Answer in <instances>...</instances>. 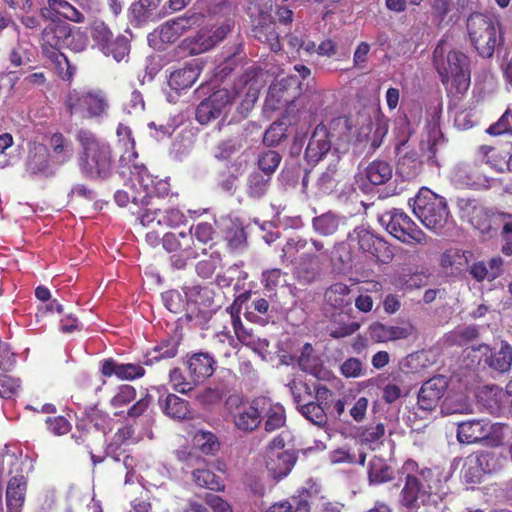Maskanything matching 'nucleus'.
Returning a JSON list of instances; mask_svg holds the SVG:
<instances>
[{
	"label": "nucleus",
	"instance_id": "338daca9",
	"mask_svg": "<svg viewBox=\"0 0 512 512\" xmlns=\"http://www.w3.org/2000/svg\"><path fill=\"white\" fill-rule=\"evenodd\" d=\"M162 300L165 307L172 313H179L184 307L181 294L176 290L164 292L162 294Z\"/></svg>",
	"mask_w": 512,
	"mask_h": 512
},
{
	"label": "nucleus",
	"instance_id": "72a5a7b5",
	"mask_svg": "<svg viewBox=\"0 0 512 512\" xmlns=\"http://www.w3.org/2000/svg\"><path fill=\"white\" fill-rule=\"evenodd\" d=\"M263 415L266 417L265 430L267 432L281 428L286 422L284 407L279 403H273L268 398H265V403L261 407V416Z\"/></svg>",
	"mask_w": 512,
	"mask_h": 512
},
{
	"label": "nucleus",
	"instance_id": "052dcab7",
	"mask_svg": "<svg viewBox=\"0 0 512 512\" xmlns=\"http://www.w3.org/2000/svg\"><path fill=\"white\" fill-rule=\"evenodd\" d=\"M178 351V342L174 339L163 341L160 345L154 348L152 360L169 359L176 356Z\"/></svg>",
	"mask_w": 512,
	"mask_h": 512
},
{
	"label": "nucleus",
	"instance_id": "a878e982",
	"mask_svg": "<svg viewBox=\"0 0 512 512\" xmlns=\"http://www.w3.org/2000/svg\"><path fill=\"white\" fill-rule=\"evenodd\" d=\"M116 134L119 143H121L124 147V152L120 156L118 173L122 178H125L127 175L126 165L136 161L137 159L135 141L132 137L131 129L122 123L118 125Z\"/></svg>",
	"mask_w": 512,
	"mask_h": 512
},
{
	"label": "nucleus",
	"instance_id": "ea45409f",
	"mask_svg": "<svg viewBox=\"0 0 512 512\" xmlns=\"http://www.w3.org/2000/svg\"><path fill=\"white\" fill-rule=\"evenodd\" d=\"M486 364L501 373L507 372L512 364V347L507 343H501L498 351L491 352L485 359Z\"/></svg>",
	"mask_w": 512,
	"mask_h": 512
},
{
	"label": "nucleus",
	"instance_id": "bf43d9fd",
	"mask_svg": "<svg viewBox=\"0 0 512 512\" xmlns=\"http://www.w3.org/2000/svg\"><path fill=\"white\" fill-rule=\"evenodd\" d=\"M385 434V426L382 423H379L375 426H370L364 428L359 433V439L362 443L375 445L380 442Z\"/></svg>",
	"mask_w": 512,
	"mask_h": 512
},
{
	"label": "nucleus",
	"instance_id": "58836bf2",
	"mask_svg": "<svg viewBox=\"0 0 512 512\" xmlns=\"http://www.w3.org/2000/svg\"><path fill=\"white\" fill-rule=\"evenodd\" d=\"M392 166L383 160L372 161L365 169V176L373 185H382L392 178Z\"/></svg>",
	"mask_w": 512,
	"mask_h": 512
},
{
	"label": "nucleus",
	"instance_id": "69168bd1",
	"mask_svg": "<svg viewBox=\"0 0 512 512\" xmlns=\"http://www.w3.org/2000/svg\"><path fill=\"white\" fill-rule=\"evenodd\" d=\"M441 262L445 268L455 267L459 270L467 263V257L464 252L459 250H449L442 255Z\"/></svg>",
	"mask_w": 512,
	"mask_h": 512
},
{
	"label": "nucleus",
	"instance_id": "3c124183",
	"mask_svg": "<svg viewBox=\"0 0 512 512\" xmlns=\"http://www.w3.org/2000/svg\"><path fill=\"white\" fill-rule=\"evenodd\" d=\"M487 133L493 136L512 135V103L508 105L499 120L487 129Z\"/></svg>",
	"mask_w": 512,
	"mask_h": 512
},
{
	"label": "nucleus",
	"instance_id": "9b49d317",
	"mask_svg": "<svg viewBox=\"0 0 512 512\" xmlns=\"http://www.w3.org/2000/svg\"><path fill=\"white\" fill-rule=\"evenodd\" d=\"M272 8V0H254L248 10L256 23L253 29L254 36L262 42H268L271 48L275 49L277 35L274 30Z\"/></svg>",
	"mask_w": 512,
	"mask_h": 512
},
{
	"label": "nucleus",
	"instance_id": "393cba45",
	"mask_svg": "<svg viewBox=\"0 0 512 512\" xmlns=\"http://www.w3.org/2000/svg\"><path fill=\"white\" fill-rule=\"evenodd\" d=\"M163 247L168 252L181 251L183 257L187 259H193L199 255L191 235L184 232L165 234L163 237Z\"/></svg>",
	"mask_w": 512,
	"mask_h": 512
},
{
	"label": "nucleus",
	"instance_id": "4c0bfd02",
	"mask_svg": "<svg viewBox=\"0 0 512 512\" xmlns=\"http://www.w3.org/2000/svg\"><path fill=\"white\" fill-rule=\"evenodd\" d=\"M460 207L462 217L467 218L475 228H484L488 215L482 205H480L476 200L468 199L461 200Z\"/></svg>",
	"mask_w": 512,
	"mask_h": 512
},
{
	"label": "nucleus",
	"instance_id": "de8ad7c7",
	"mask_svg": "<svg viewBox=\"0 0 512 512\" xmlns=\"http://www.w3.org/2000/svg\"><path fill=\"white\" fill-rule=\"evenodd\" d=\"M194 445L205 454H213L219 449L216 436L207 431H198L194 436Z\"/></svg>",
	"mask_w": 512,
	"mask_h": 512
},
{
	"label": "nucleus",
	"instance_id": "37998d69",
	"mask_svg": "<svg viewBox=\"0 0 512 512\" xmlns=\"http://www.w3.org/2000/svg\"><path fill=\"white\" fill-rule=\"evenodd\" d=\"M369 480L371 483L381 484L392 479V471L381 458H373L369 463Z\"/></svg>",
	"mask_w": 512,
	"mask_h": 512
},
{
	"label": "nucleus",
	"instance_id": "49530a36",
	"mask_svg": "<svg viewBox=\"0 0 512 512\" xmlns=\"http://www.w3.org/2000/svg\"><path fill=\"white\" fill-rule=\"evenodd\" d=\"M213 347L223 356L229 357L237 342L228 330H222L215 334L212 339Z\"/></svg>",
	"mask_w": 512,
	"mask_h": 512
},
{
	"label": "nucleus",
	"instance_id": "f8f14e48",
	"mask_svg": "<svg viewBox=\"0 0 512 512\" xmlns=\"http://www.w3.org/2000/svg\"><path fill=\"white\" fill-rule=\"evenodd\" d=\"M236 402V398L228 400L230 415L233 418L234 425L237 429L244 432L253 431L262 421L261 407L265 403V397L256 398L251 403L240 402L236 404Z\"/></svg>",
	"mask_w": 512,
	"mask_h": 512
},
{
	"label": "nucleus",
	"instance_id": "c756f323",
	"mask_svg": "<svg viewBox=\"0 0 512 512\" xmlns=\"http://www.w3.org/2000/svg\"><path fill=\"white\" fill-rule=\"evenodd\" d=\"M297 277L304 283L313 282L321 269L319 257L310 252H303L296 263Z\"/></svg>",
	"mask_w": 512,
	"mask_h": 512
},
{
	"label": "nucleus",
	"instance_id": "f3484780",
	"mask_svg": "<svg viewBox=\"0 0 512 512\" xmlns=\"http://www.w3.org/2000/svg\"><path fill=\"white\" fill-rule=\"evenodd\" d=\"M68 36L69 26L62 23H51L42 33L43 50L60 66L67 63V57L60 50L66 47Z\"/></svg>",
	"mask_w": 512,
	"mask_h": 512
},
{
	"label": "nucleus",
	"instance_id": "423d86ee",
	"mask_svg": "<svg viewBox=\"0 0 512 512\" xmlns=\"http://www.w3.org/2000/svg\"><path fill=\"white\" fill-rule=\"evenodd\" d=\"M71 116L82 119H95L107 116L109 101L104 91L100 89H72L64 101Z\"/></svg>",
	"mask_w": 512,
	"mask_h": 512
},
{
	"label": "nucleus",
	"instance_id": "09e8293b",
	"mask_svg": "<svg viewBox=\"0 0 512 512\" xmlns=\"http://www.w3.org/2000/svg\"><path fill=\"white\" fill-rule=\"evenodd\" d=\"M21 388V381L9 375L0 374V398L5 400L14 399L18 396Z\"/></svg>",
	"mask_w": 512,
	"mask_h": 512
},
{
	"label": "nucleus",
	"instance_id": "774afa93",
	"mask_svg": "<svg viewBox=\"0 0 512 512\" xmlns=\"http://www.w3.org/2000/svg\"><path fill=\"white\" fill-rule=\"evenodd\" d=\"M340 370L346 378H358L363 374V364L358 358L351 357L342 363Z\"/></svg>",
	"mask_w": 512,
	"mask_h": 512
},
{
	"label": "nucleus",
	"instance_id": "c03bdc74",
	"mask_svg": "<svg viewBox=\"0 0 512 512\" xmlns=\"http://www.w3.org/2000/svg\"><path fill=\"white\" fill-rule=\"evenodd\" d=\"M216 45L214 39L211 36V29L200 30L193 38H191L187 44L190 53L201 54Z\"/></svg>",
	"mask_w": 512,
	"mask_h": 512
},
{
	"label": "nucleus",
	"instance_id": "8fccbe9b",
	"mask_svg": "<svg viewBox=\"0 0 512 512\" xmlns=\"http://www.w3.org/2000/svg\"><path fill=\"white\" fill-rule=\"evenodd\" d=\"M92 38L102 46L103 49H107L108 52H112L111 43L113 34L102 21H95L91 27Z\"/></svg>",
	"mask_w": 512,
	"mask_h": 512
},
{
	"label": "nucleus",
	"instance_id": "79ce46f5",
	"mask_svg": "<svg viewBox=\"0 0 512 512\" xmlns=\"http://www.w3.org/2000/svg\"><path fill=\"white\" fill-rule=\"evenodd\" d=\"M242 147L243 136L238 133L218 143L215 150V157L219 160H227L232 155L240 151Z\"/></svg>",
	"mask_w": 512,
	"mask_h": 512
},
{
	"label": "nucleus",
	"instance_id": "7ed1b4c3",
	"mask_svg": "<svg viewBox=\"0 0 512 512\" xmlns=\"http://www.w3.org/2000/svg\"><path fill=\"white\" fill-rule=\"evenodd\" d=\"M76 139L82 147L79 159L81 172L91 179L107 178L113 168L110 145L85 129L77 132Z\"/></svg>",
	"mask_w": 512,
	"mask_h": 512
},
{
	"label": "nucleus",
	"instance_id": "39448f33",
	"mask_svg": "<svg viewBox=\"0 0 512 512\" xmlns=\"http://www.w3.org/2000/svg\"><path fill=\"white\" fill-rule=\"evenodd\" d=\"M467 31L471 44L483 58H491L503 40L499 22L481 13L469 16Z\"/></svg>",
	"mask_w": 512,
	"mask_h": 512
},
{
	"label": "nucleus",
	"instance_id": "4468645a",
	"mask_svg": "<svg viewBox=\"0 0 512 512\" xmlns=\"http://www.w3.org/2000/svg\"><path fill=\"white\" fill-rule=\"evenodd\" d=\"M300 95V83L296 76L277 78L269 87L266 105L275 110L292 104Z\"/></svg>",
	"mask_w": 512,
	"mask_h": 512
},
{
	"label": "nucleus",
	"instance_id": "c9c22d12",
	"mask_svg": "<svg viewBox=\"0 0 512 512\" xmlns=\"http://www.w3.org/2000/svg\"><path fill=\"white\" fill-rule=\"evenodd\" d=\"M199 74L200 69L198 65L189 64L186 67L171 73L169 85L174 90L187 89L195 83Z\"/></svg>",
	"mask_w": 512,
	"mask_h": 512
},
{
	"label": "nucleus",
	"instance_id": "6e6d98bb",
	"mask_svg": "<svg viewBox=\"0 0 512 512\" xmlns=\"http://www.w3.org/2000/svg\"><path fill=\"white\" fill-rule=\"evenodd\" d=\"M476 461L470 455L465 458L461 474L466 483H478L483 477L482 469H479V464Z\"/></svg>",
	"mask_w": 512,
	"mask_h": 512
},
{
	"label": "nucleus",
	"instance_id": "f03ea898",
	"mask_svg": "<svg viewBox=\"0 0 512 512\" xmlns=\"http://www.w3.org/2000/svg\"><path fill=\"white\" fill-rule=\"evenodd\" d=\"M127 175L124 179L123 189L117 190L114 199L119 206L128 203L147 205L151 197H164L168 194L170 185L166 179H157L149 173L147 168L136 163L126 165Z\"/></svg>",
	"mask_w": 512,
	"mask_h": 512
},
{
	"label": "nucleus",
	"instance_id": "0eeeda50",
	"mask_svg": "<svg viewBox=\"0 0 512 512\" xmlns=\"http://www.w3.org/2000/svg\"><path fill=\"white\" fill-rule=\"evenodd\" d=\"M413 213L430 230L440 232L449 221V212L444 198L427 188H422L413 202Z\"/></svg>",
	"mask_w": 512,
	"mask_h": 512
},
{
	"label": "nucleus",
	"instance_id": "4be33fe9",
	"mask_svg": "<svg viewBox=\"0 0 512 512\" xmlns=\"http://www.w3.org/2000/svg\"><path fill=\"white\" fill-rule=\"evenodd\" d=\"M49 151L43 144H34L29 151L27 169L32 174L51 176L55 173L57 166L49 159Z\"/></svg>",
	"mask_w": 512,
	"mask_h": 512
},
{
	"label": "nucleus",
	"instance_id": "bb28decb",
	"mask_svg": "<svg viewBox=\"0 0 512 512\" xmlns=\"http://www.w3.org/2000/svg\"><path fill=\"white\" fill-rule=\"evenodd\" d=\"M26 480L23 475L12 477L7 485L6 504L9 512H20L25 500Z\"/></svg>",
	"mask_w": 512,
	"mask_h": 512
},
{
	"label": "nucleus",
	"instance_id": "13d9d810",
	"mask_svg": "<svg viewBox=\"0 0 512 512\" xmlns=\"http://www.w3.org/2000/svg\"><path fill=\"white\" fill-rule=\"evenodd\" d=\"M187 234L191 235L192 239L195 238L199 243L207 244L213 240L215 230L212 224L201 222L192 226Z\"/></svg>",
	"mask_w": 512,
	"mask_h": 512
},
{
	"label": "nucleus",
	"instance_id": "5701e85b",
	"mask_svg": "<svg viewBox=\"0 0 512 512\" xmlns=\"http://www.w3.org/2000/svg\"><path fill=\"white\" fill-rule=\"evenodd\" d=\"M101 373L105 377L116 376L119 380H134L145 374L144 368L137 363H118L112 358L101 361Z\"/></svg>",
	"mask_w": 512,
	"mask_h": 512
},
{
	"label": "nucleus",
	"instance_id": "4d7b16f0",
	"mask_svg": "<svg viewBox=\"0 0 512 512\" xmlns=\"http://www.w3.org/2000/svg\"><path fill=\"white\" fill-rule=\"evenodd\" d=\"M280 162L281 156L278 152L267 150L259 156L258 166L269 176L278 168Z\"/></svg>",
	"mask_w": 512,
	"mask_h": 512
},
{
	"label": "nucleus",
	"instance_id": "680f3d73",
	"mask_svg": "<svg viewBox=\"0 0 512 512\" xmlns=\"http://www.w3.org/2000/svg\"><path fill=\"white\" fill-rule=\"evenodd\" d=\"M469 403L465 396L461 395L455 399L453 396H448L442 405V411L446 414L464 413L468 411Z\"/></svg>",
	"mask_w": 512,
	"mask_h": 512
},
{
	"label": "nucleus",
	"instance_id": "e433bc0d",
	"mask_svg": "<svg viewBox=\"0 0 512 512\" xmlns=\"http://www.w3.org/2000/svg\"><path fill=\"white\" fill-rule=\"evenodd\" d=\"M49 145L53 151V163L56 166L68 162L74 154L72 143L61 133H55L51 136Z\"/></svg>",
	"mask_w": 512,
	"mask_h": 512
},
{
	"label": "nucleus",
	"instance_id": "473e14b6",
	"mask_svg": "<svg viewBox=\"0 0 512 512\" xmlns=\"http://www.w3.org/2000/svg\"><path fill=\"white\" fill-rule=\"evenodd\" d=\"M47 5V8L42 9L43 16H50V14L46 15V12L52 11L75 23H83L85 21L84 13L66 0H48Z\"/></svg>",
	"mask_w": 512,
	"mask_h": 512
},
{
	"label": "nucleus",
	"instance_id": "6ab92c4d",
	"mask_svg": "<svg viewBox=\"0 0 512 512\" xmlns=\"http://www.w3.org/2000/svg\"><path fill=\"white\" fill-rule=\"evenodd\" d=\"M233 101L232 94L227 89L214 92L202 101L196 109V119L201 124H207L218 118Z\"/></svg>",
	"mask_w": 512,
	"mask_h": 512
},
{
	"label": "nucleus",
	"instance_id": "7c9ffc66",
	"mask_svg": "<svg viewBox=\"0 0 512 512\" xmlns=\"http://www.w3.org/2000/svg\"><path fill=\"white\" fill-rule=\"evenodd\" d=\"M351 289L348 285L338 282L329 286L324 293L325 303L334 309L351 307Z\"/></svg>",
	"mask_w": 512,
	"mask_h": 512
},
{
	"label": "nucleus",
	"instance_id": "b1692460",
	"mask_svg": "<svg viewBox=\"0 0 512 512\" xmlns=\"http://www.w3.org/2000/svg\"><path fill=\"white\" fill-rule=\"evenodd\" d=\"M214 366V358L204 352L195 353L187 360L189 376L196 385L213 375Z\"/></svg>",
	"mask_w": 512,
	"mask_h": 512
},
{
	"label": "nucleus",
	"instance_id": "20e7f679",
	"mask_svg": "<svg viewBox=\"0 0 512 512\" xmlns=\"http://www.w3.org/2000/svg\"><path fill=\"white\" fill-rule=\"evenodd\" d=\"M435 67L447 90L454 95H463L470 86L468 57L458 50L446 51L439 43L433 53Z\"/></svg>",
	"mask_w": 512,
	"mask_h": 512
},
{
	"label": "nucleus",
	"instance_id": "2eb2a0df",
	"mask_svg": "<svg viewBox=\"0 0 512 512\" xmlns=\"http://www.w3.org/2000/svg\"><path fill=\"white\" fill-rule=\"evenodd\" d=\"M229 310L237 341L251 349L263 360L267 359V357L271 354L269 350V340L267 338L259 337L258 335L254 334L251 329H247L243 326L239 317V308H237L235 304L230 306Z\"/></svg>",
	"mask_w": 512,
	"mask_h": 512
},
{
	"label": "nucleus",
	"instance_id": "1a4fd4ad",
	"mask_svg": "<svg viewBox=\"0 0 512 512\" xmlns=\"http://www.w3.org/2000/svg\"><path fill=\"white\" fill-rule=\"evenodd\" d=\"M287 434L282 432L275 436L266 446L264 461L269 475L274 479L286 477L296 463L293 452L285 450Z\"/></svg>",
	"mask_w": 512,
	"mask_h": 512
},
{
	"label": "nucleus",
	"instance_id": "c85d7f7f",
	"mask_svg": "<svg viewBox=\"0 0 512 512\" xmlns=\"http://www.w3.org/2000/svg\"><path fill=\"white\" fill-rule=\"evenodd\" d=\"M412 333L410 326H390L375 323L370 327V336L377 342H387L408 338Z\"/></svg>",
	"mask_w": 512,
	"mask_h": 512
},
{
	"label": "nucleus",
	"instance_id": "0e129e2a",
	"mask_svg": "<svg viewBox=\"0 0 512 512\" xmlns=\"http://www.w3.org/2000/svg\"><path fill=\"white\" fill-rule=\"evenodd\" d=\"M136 397V390L131 385L120 386L117 394L111 399V405L115 408L125 406Z\"/></svg>",
	"mask_w": 512,
	"mask_h": 512
},
{
	"label": "nucleus",
	"instance_id": "aec40b11",
	"mask_svg": "<svg viewBox=\"0 0 512 512\" xmlns=\"http://www.w3.org/2000/svg\"><path fill=\"white\" fill-rule=\"evenodd\" d=\"M448 388V380L443 375H437L426 382L418 393V405L424 411H433L439 404Z\"/></svg>",
	"mask_w": 512,
	"mask_h": 512
},
{
	"label": "nucleus",
	"instance_id": "864d4df0",
	"mask_svg": "<svg viewBox=\"0 0 512 512\" xmlns=\"http://www.w3.org/2000/svg\"><path fill=\"white\" fill-rule=\"evenodd\" d=\"M169 378L173 389L182 394L192 391L196 386L192 378H186L178 368L170 371Z\"/></svg>",
	"mask_w": 512,
	"mask_h": 512
},
{
	"label": "nucleus",
	"instance_id": "f257e3e1",
	"mask_svg": "<svg viewBox=\"0 0 512 512\" xmlns=\"http://www.w3.org/2000/svg\"><path fill=\"white\" fill-rule=\"evenodd\" d=\"M447 479L441 467L420 468L417 462L408 459L399 470V481L404 482L401 505L414 510L436 502L435 497L443 491Z\"/></svg>",
	"mask_w": 512,
	"mask_h": 512
},
{
	"label": "nucleus",
	"instance_id": "dca6fc26",
	"mask_svg": "<svg viewBox=\"0 0 512 512\" xmlns=\"http://www.w3.org/2000/svg\"><path fill=\"white\" fill-rule=\"evenodd\" d=\"M347 240L351 249H357L362 253L369 254L382 262H386L391 258V255L388 254L385 259H381L380 253L383 250H388L386 242L364 226L354 228L348 234Z\"/></svg>",
	"mask_w": 512,
	"mask_h": 512
},
{
	"label": "nucleus",
	"instance_id": "f704fd0d",
	"mask_svg": "<svg viewBox=\"0 0 512 512\" xmlns=\"http://www.w3.org/2000/svg\"><path fill=\"white\" fill-rule=\"evenodd\" d=\"M340 148L343 147L339 145V147L336 148L334 152L330 153L331 161L326 170L318 178L317 186L320 193L322 194L330 193L337 185V165L340 160L337 150Z\"/></svg>",
	"mask_w": 512,
	"mask_h": 512
},
{
	"label": "nucleus",
	"instance_id": "603ef678",
	"mask_svg": "<svg viewBox=\"0 0 512 512\" xmlns=\"http://www.w3.org/2000/svg\"><path fill=\"white\" fill-rule=\"evenodd\" d=\"M288 388L298 409L313 398L310 387L302 381L293 380L288 384Z\"/></svg>",
	"mask_w": 512,
	"mask_h": 512
},
{
	"label": "nucleus",
	"instance_id": "e2e57ef3",
	"mask_svg": "<svg viewBox=\"0 0 512 512\" xmlns=\"http://www.w3.org/2000/svg\"><path fill=\"white\" fill-rule=\"evenodd\" d=\"M221 257L219 253L211 254L209 259L199 261L196 265V272L203 278H209L216 268L220 265Z\"/></svg>",
	"mask_w": 512,
	"mask_h": 512
},
{
	"label": "nucleus",
	"instance_id": "5fc2aeb1",
	"mask_svg": "<svg viewBox=\"0 0 512 512\" xmlns=\"http://www.w3.org/2000/svg\"><path fill=\"white\" fill-rule=\"evenodd\" d=\"M270 177L254 173L248 180V194L254 198L262 197L268 190Z\"/></svg>",
	"mask_w": 512,
	"mask_h": 512
},
{
	"label": "nucleus",
	"instance_id": "a18cd8bd",
	"mask_svg": "<svg viewBox=\"0 0 512 512\" xmlns=\"http://www.w3.org/2000/svg\"><path fill=\"white\" fill-rule=\"evenodd\" d=\"M299 411L307 420L319 427H323L327 423L324 409L312 400L302 404Z\"/></svg>",
	"mask_w": 512,
	"mask_h": 512
},
{
	"label": "nucleus",
	"instance_id": "a19ab883",
	"mask_svg": "<svg viewBox=\"0 0 512 512\" xmlns=\"http://www.w3.org/2000/svg\"><path fill=\"white\" fill-rule=\"evenodd\" d=\"M269 311V303L265 298H258L251 302L245 313V318L259 325H265L269 321L267 313Z\"/></svg>",
	"mask_w": 512,
	"mask_h": 512
},
{
	"label": "nucleus",
	"instance_id": "2f4dec72",
	"mask_svg": "<svg viewBox=\"0 0 512 512\" xmlns=\"http://www.w3.org/2000/svg\"><path fill=\"white\" fill-rule=\"evenodd\" d=\"M159 405L165 415L172 419L184 420L190 418L189 404L175 394H168L159 399Z\"/></svg>",
	"mask_w": 512,
	"mask_h": 512
},
{
	"label": "nucleus",
	"instance_id": "412c9836",
	"mask_svg": "<svg viewBox=\"0 0 512 512\" xmlns=\"http://www.w3.org/2000/svg\"><path fill=\"white\" fill-rule=\"evenodd\" d=\"M331 141L328 128L323 124L317 125L305 151L306 159L314 163L320 161L330 151Z\"/></svg>",
	"mask_w": 512,
	"mask_h": 512
},
{
	"label": "nucleus",
	"instance_id": "ddd939ff",
	"mask_svg": "<svg viewBox=\"0 0 512 512\" xmlns=\"http://www.w3.org/2000/svg\"><path fill=\"white\" fill-rule=\"evenodd\" d=\"M360 120L362 125L359 130H357L352 119L349 117L340 116L333 119L328 128L331 140L334 139L343 144H348L354 135H356L360 141L366 138L371 132L372 121L366 114H360L358 116V122Z\"/></svg>",
	"mask_w": 512,
	"mask_h": 512
},
{
	"label": "nucleus",
	"instance_id": "6e6552de",
	"mask_svg": "<svg viewBox=\"0 0 512 512\" xmlns=\"http://www.w3.org/2000/svg\"><path fill=\"white\" fill-rule=\"evenodd\" d=\"M379 222L403 243L414 245L424 244L426 241L425 233L400 209L386 211L379 217Z\"/></svg>",
	"mask_w": 512,
	"mask_h": 512
},
{
	"label": "nucleus",
	"instance_id": "a211bd4d",
	"mask_svg": "<svg viewBox=\"0 0 512 512\" xmlns=\"http://www.w3.org/2000/svg\"><path fill=\"white\" fill-rule=\"evenodd\" d=\"M178 458L184 461L188 467H195L192 472V479L194 483L203 488L214 491H221L224 489V484L220 477L216 476L211 470L206 469L205 460L192 453L179 452Z\"/></svg>",
	"mask_w": 512,
	"mask_h": 512
},
{
	"label": "nucleus",
	"instance_id": "cd10ccee",
	"mask_svg": "<svg viewBox=\"0 0 512 512\" xmlns=\"http://www.w3.org/2000/svg\"><path fill=\"white\" fill-rule=\"evenodd\" d=\"M345 224V217L328 211L312 219V228L320 236L334 235Z\"/></svg>",
	"mask_w": 512,
	"mask_h": 512
},
{
	"label": "nucleus",
	"instance_id": "9d476101",
	"mask_svg": "<svg viewBox=\"0 0 512 512\" xmlns=\"http://www.w3.org/2000/svg\"><path fill=\"white\" fill-rule=\"evenodd\" d=\"M500 427L486 419H473L458 424L457 439L461 443L483 442L487 446H497L501 442Z\"/></svg>",
	"mask_w": 512,
	"mask_h": 512
}]
</instances>
